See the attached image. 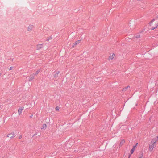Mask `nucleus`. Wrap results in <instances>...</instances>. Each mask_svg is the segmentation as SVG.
Here are the masks:
<instances>
[{"label": "nucleus", "instance_id": "1", "mask_svg": "<svg viewBox=\"0 0 158 158\" xmlns=\"http://www.w3.org/2000/svg\"><path fill=\"white\" fill-rule=\"evenodd\" d=\"M150 29L153 30L158 28V21H155L154 19L151 21L149 23Z\"/></svg>", "mask_w": 158, "mask_h": 158}, {"label": "nucleus", "instance_id": "9", "mask_svg": "<svg viewBox=\"0 0 158 158\" xmlns=\"http://www.w3.org/2000/svg\"><path fill=\"white\" fill-rule=\"evenodd\" d=\"M34 78V75H31L30 76L29 78V81H31Z\"/></svg>", "mask_w": 158, "mask_h": 158}, {"label": "nucleus", "instance_id": "4", "mask_svg": "<svg viewBox=\"0 0 158 158\" xmlns=\"http://www.w3.org/2000/svg\"><path fill=\"white\" fill-rule=\"evenodd\" d=\"M43 47V44H39L37 45L36 47L37 50H39Z\"/></svg>", "mask_w": 158, "mask_h": 158}, {"label": "nucleus", "instance_id": "12", "mask_svg": "<svg viewBox=\"0 0 158 158\" xmlns=\"http://www.w3.org/2000/svg\"><path fill=\"white\" fill-rule=\"evenodd\" d=\"M124 143H125L124 140H122L120 142V146H122L123 145V144Z\"/></svg>", "mask_w": 158, "mask_h": 158}, {"label": "nucleus", "instance_id": "3", "mask_svg": "<svg viewBox=\"0 0 158 158\" xmlns=\"http://www.w3.org/2000/svg\"><path fill=\"white\" fill-rule=\"evenodd\" d=\"M115 57V55L114 53H111L110 56L108 57L109 60H113Z\"/></svg>", "mask_w": 158, "mask_h": 158}, {"label": "nucleus", "instance_id": "6", "mask_svg": "<svg viewBox=\"0 0 158 158\" xmlns=\"http://www.w3.org/2000/svg\"><path fill=\"white\" fill-rule=\"evenodd\" d=\"M33 28V26L31 25H29L27 27V30L29 31H31Z\"/></svg>", "mask_w": 158, "mask_h": 158}, {"label": "nucleus", "instance_id": "21", "mask_svg": "<svg viewBox=\"0 0 158 158\" xmlns=\"http://www.w3.org/2000/svg\"><path fill=\"white\" fill-rule=\"evenodd\" d=\"M1 73H0V76H1Z\"/></svg>", "mask_w": 158, "mask_h": 158}, {"label": "nucleus", "instance_id": "14", "mask_svg": "<svg viewBox=\"0 0 158 158\" xmlns=\"http://www.w3.org/2000/svg\"><path fill=\"white\" fill-rule=\"evenodd\" d=\"M13 69V67H12V66L9 67H8V68H7L9 70H12Z\"/></svg>", "mask_w": 158, "mask_h": 158}, {"label": "nucleus", "instance_id": "18", "mask_svg": "<svg viewBox=\"0 0 158 158\" xmlns=\"http://www.w3.org/2000/svg\"><path fill=\"white\" fill-rule=\"evenodd\" d=\"M156 18L158 19V15L156 16Z\"/></svg>", "mask_w": 158, "mask_h": 158}, {"label": "nucleus", "instance_id": "19", "mask_svg": "<svg viewBox=\"0 0 158 158\" xmlns=\"http://www.w3.org/2000/svg\"><path fill=\"white\" fill-rule=\"evenodd\" d=\"M131 156V155H130L129 156V158H130V156Z\"/></svg>", "mask_w": 158, "mask_h": 158}, {"label": "nucleus", "instance_id": "17", "mask_svg": "<svg viewBox=\"0 0 158 158\" xmlns=\"http://www.w3.org/2000/svg\"><path fill=\"white\" fill-rule=\"evenodd\" d=\"M143 156V155L142 154L141 156H140L139 158H142Z\"/></svg>", "mask_w": 158, "mask_h": 158}, {"label": "nucleus", "instance_id": "15", "mask_svg": "<svg viewBox=\"0 0 158 158\" xmlns=\"http://www.w3.org/2000/svg\"><path fill=\"white\" fill-rule=\"evenodd\" d=\"M39 72V71H37L35 73H33V74H32V75H37L38 74Z\"/></svg>", "mask_w": 158, "mask_h": 158}, {"label": "nucleus", "instance_id": "10", "mask_svg": "<svg viewBox=\"0 0 158 158\" xmlns=\"http://www.w3.org/2000/svg\"><path fill=\"white\" fill-rule=\"evenodd\" d=\"M47 125L45 124H43L42 127L41 128L42 129H43L44 130L45 129L47 128Z\"/></svg>", "mask_w": 158, "mask_h": 158}, {"label": "nucleus", "instance_id": "11", "mask_svg": "<svg viewBox=\"0 0 158 158\" xmlns=\"http://www.w3.org/2000/svg\"><path fill=\"white\" fill-rule=\"evenodd\" d=\"M135 147H136V146H134L132 148L131 150V154H132L133 153V152L135 150Z\"/></svg>", "mask_w": 158, "mask_h": 158}, {"label": "nucleus", "instance_id": "13", "mask_svg": "<svg viewBox=\"0 0 158 158\" xmlns=\"http://www.w3.org/2000/svg\"><path fill=\"white\" fill-rule=\"evenodd\" d=\"M59 73V72H58L55 73V74L54 75V77H58V75Z\"/></svg>", "mask_w": 158, "mask_h": 158}, {"label": "nucleus", "instance_id": "7", "mask_svg": "<svg viewBox=\"0 0 158 158\" xmlns=\"http://www.w3.org/2000/svg\"><path fill=\"white\" fill-rule=\"evenodd\" d=\"M80 40H77L73 44V45L72 46L73 48L75 47L76 45L80 43Z\"/></svg>", "mask_w": 158, "mask_h": 158}, {"label": "nucleus", "instance_id": "2", "mask_svg": "<svg viewBox=\"0 0 158 158\" xmlns=\"http://www.w3.org/2000/svg\"><path fill=\"white\" fill-rule=\"evenodd\" d=\"M158 140V137L152 139L149 145V151L152 152L153 150V148L156 147V143Z\"/></svg>", "mask_w": 158, "mask_h": 158}, {"label": "nucleus", "instance_id": "20", "mask_svg": "<svg viewBox=\"0 0 158 158\" xmlns=\"http://www.w3.org/2000/svg\"><path fill=\"white\" fill-rule=\"evenodd\" d=\"M129 86H128L127 87V88H129Z\"/></svg>", "mask_w": 158, "mask_h": 158}, {"label": "nucleus", "instance_id": "5", "mask_svg": "<svg viewBox=\"0 0 158 158\" xmlns=\"http://www.w3.org/2000/svg\"><path fill=\"white\" fill-rule=\"evenodd\" d=\"M24 109V107L23 106L20 107H19L18 110V112L19 115H20L21 114L22 111Z\"/></svg>", "mask_w": 158, "mask_h": 158}, {"label": "nucleus", "instance_id": "8", "mask_svg": "<svg viewBox=\"0 0 158 158\" xmlns=\"http://www.w3.org/2000/svg\"><path fill=\"white\" fill-rule=\"evenodd\" d=\"M14 133H11L8 134L7 135V137L9 138H12L14 137Z\"/></svg>", "mask_w": 158, "mask_h": 158}, {"label": "nucleus", "instance_id": "16", "mask_svg": "<svg viewBox=\"0 0 158 158\" xmlns=\"http://www.w3.org/2000/svg\"><path fill=\"white\" fill-rule=\"evenodd\" d=\"M56 110L57 111H58L59 110V109L58 107H56L55 108Z\"/></svg>", "mask_w": 158, "mask_h": 158}]
</instances>
